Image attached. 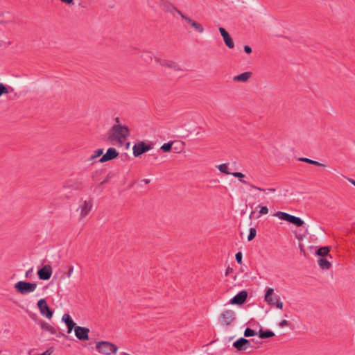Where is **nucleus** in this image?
Here are the masks:
<instances>
[{"label": "nucleus", "instance_id": "obj_5", "mask_svg": "<svg viewBox=\"0 0 355 355\" xmlns=\"http://www.w3.org/2000/svg\"><path fill=\"white\" fill-rule=\"evenodd\" d=\"M155 61L163 67L171 69L175 71H182L181 67L173 60L156 57L155 58Z\"/></svg>", "mask_w": 355, "mask_h": 355}, {"label": "nucleus", "instance_id": "obj_39", "mask_svg": "<svg viewBox=\"0 0 355 355\" xmlns=\"http://www.w3.org/2000/svg\"><path fill=\"white\" fill-rule=\"evenodd\" d=\"M290 324H291V323L288 320H284L279 322V325L281 327H284L289 326Z\"/></svg>", "mask_w": 355, "mask_h": 355}, {"label": "nucleus", "instance_id": "obj_44", "mask_svg": "<svg viewBox=\"0 0 355 355\" xmlns=\"http://www.w3.org/2000/svg\"><path fill=\"white\" fill-rule=\"evenodd\" d=\"M348 180L351 184H352L355 187V180H354L349 178V179H348Z\"/></svg>", "mask_w": 355, "mask_h": 355}, {"label": "nucleus", "instance_id": "obj_19", "mask_svg": "<svg viewBox=\"0 0 355 355\" xmlns=\"http://www.w3.org/2000/svg\"><path fill=\"white\" fill-rule=\"evenodd\" d=\"M320 268L322 270H329L331 266V262L326 257H320L317 261Z\"/></svg>", "mask_w": 355, "mask_h": 355}, {"label": "nucleus", "instance_id": "obj_3", "mask_svg": "<svg viewBox=\"0 0 355 355\" xmlns=\"http://www.w3.org/2000/svg\"><path fill=\"white\" fill-rule=\"evenodd\" d=\"M36 283L19 281L15 284V290L21 295H26L34 292L37 288Z\"/></svg>", "mask_w": 355, "mask_h": 355}, {"label": "nucleus", "instance_id": "obj_26", "mask_svg": "<svg viewBox=\"0 0 355 355\" xmlns=\"http://www.w3.org/2000/svg\"><path fill=\"white\" fill-rule=\"evenodd\" d=\"M289 223L295 225L297 227H301L304 225V221L299 217L291 216Z\"/></svg>", "mask_w": 355, "mask_h": 355}, {"label": "nucleus", "instance_id": "obj_24", "mask_svg": "<svg viewBox=\"0 0 355 355\" xmlns=\"http://www.w3.org/2000/svg\"><path fill=\"white\" fill-rule=\"evenodd\" d=\"M299 161L300 162H306V163H308V164H313V165H315V166H324V164H321L317 161H315V160H312L311 159H309V158H306V157H300L298 159Z\"/></svg>", "mask_w": 355, "mask_h": 355}, {"label": "nucleus", "instance_id": "obj_48", "mask_svg": "<svg viewBox=\"0 0 355 355\" xmlns=\"http://www.w3.org/2000/svg\"><path fill=\"white\" fill-rule=\"evenodd\" d=\"M64 336V335L63 334H58V336H59V337Z\"/></svg>", "mask_w": 355, "mask_h": 355}, {"label": "nucleus", "instance_id": "obj_43", "mask_svg": "<svg viewBox=\"0 0 355 355\" xmlns=\"http://www.w3.org/2000/svg\"><path fill=\"white\" fill-rule=\"evenodd\" d=\"M232 270V269L231 268L228 267L226 270L225 275H227L230 273V272Z\"/></svg>", "mask_w": 355, "mask_h": 355}, {"label": "nucleus", "instance_id": "obj_46", "mask_svg": "<svg viewBox=\"0 0 355 355\" xmlns=\"http://www.w3.org/2000/svg\"><path fill=\"white\" fill-rule=\"evenodd\" d=\"M267 191L269 192L274 193V192H275L276 190H275V189L270 188V189H268Z\"/></svg>", "mask_w": 355, "mask_h": 355}, {"label": "nucleus", "instance_id": "obj_25", "mask_svg": "<svg viewBox=\"0 0 355 355\" xmlns=\"http://www.w3.org/2000/svg\"><path fill=\"white\" fill-rule=\"evenodd\" d=\"M289 223L295 225L297 227H301L304 225V221L299 217L291 216Z\"/></svg>", "mask_w": 355, "mask_h": 355}, {"label": "nucleus", "instance_id": "obj_13", "mask_svg": "<svg viewBox=\"0 0 355 355\" xmlns=\"http://www.w3.org/2000/svg\"><path fill=\"white\" fill-rule=\"evenodd\" d=\"M118 155L119 153L114 148H110L107 149L105 154L99 159V162L101 163L105 162L116 158Z\"/></svg>", "mask_w": 355, "mask_h": 355}, {"label": "nucleus", "instance_id": "obj_16", "mask_svg": "<svg viewBox=\"0 0 355 355\" xmlns=\"http://www.w3.org/2000/svg\"><path fill=\"white\" fill-rule=\"evenodd\" d=\"M274 290L271 288H268L266 289V293L264 296L265 301L268 303V304L270 306H273L275 302V297L273 296Z\"/></svg>", "mask_w": 355, "mask_h": 355}, {"label": "nucleus", "instance_id": "obj_47", "mask_svg": "<svg viewBox=\"0 0 355 355\" xmlns=\"http://www.w3.org/2000/svg\"><path fill=\"white\" fill-rule=\"evenodd\" d=\"M144 182H145L146 184H148V183H150V180L145 179V180H144Z\"/></svg>", "mask_w": 355, "mask_h": 355}, {"label": "nucleus", "instance_id": "obj_22", "mask_svg": "<svg viewBox=\"0 0 355 355\" xmlns=\"http://www.w3.org/2000/svg\"><path fill=\"white\" fill-rule=\"evenodd\" d=\"M258 335L261 338L264 339L274 336L275 334L271 331H263L262 329H260Z\"/></svg>", "mask_w": 355, "mask_h": 355}, {"label": "nucleus", "instance_id": "obj_14", "mask_svg": "<svg viewBox=\"0 0 355 355\" xmlns=\"http://www.w3.org/2000/svg\"><path fill=\"white\" fill-rule=\"evenodd\" d=\"M231 175H233L235 178H239V181L241 183L249 186L252 189H256V190H258V191H266L265 189H262L261 187L254 186V185L250 184L249 182L243 180L244 177H245V175L243 173H241V172H232Z\"/></svg>", "mask_w": 355, "mask_h": 355}, {"label": "nucleus", "instance_id": "obj_41", "mask_svg": "<svg viewBox=\"0 0 355 355\" xmlns=\"http://www.w3.org/2000/svg\"><path fill=\"white\" fill-rule=\"evenodd\" d=\"M244 51L246 53H252V49L249 46H244Z\"/></svg>", "mask_w": 355, "mask_h": 355}, {"label": "nucleus", "instance_id": "obj_40", "mask_svg": "<svg viewBox=\"0 0 355 355\" xmlns=\"http://www.w3.org/2000/svg\"><path fill=\"white\" fill-rule=\"evenodd\" d=\"M73 266H70L69 268V270L67 273V277H70L73 273Z\"/></svg>", "mask_w": 355, "mask_h": 355}, {"label": "nucleus", "instance_id": "obj_20", "mask_svg": "<svg viewBox=\"0 0 355 355\" xmlns=\"http://www.w3.org/2000/svg\"><path fill=\"white\" fill-rule=\"evenodd\" d=\"M330 252V248L329 247H321L320 248L315 252V254L318 256H320L321 257H325L329 254V252Z\"/></svg>", "mask_w": 355, "mask_h": 355}, {"label": "nucleus", "instance_id": "obj_32", "mask_svg": "<svg viewBox=\"0 0 355 355\" xmlns=\"http://www.w3.org/2000/svg\"><path fill=\"white\" fill-rule=\"evenodd\" d=\"M255 335H257V334L253 329H250V328L245 329V330L244 331V336L245 337H250V336H253Z\"/></svg>", "mask_w": 355, "mask_h": 355}, {"label": "nucleus", "instance_id": "obj_31", "mask_svg": "<svg viewBox=\"0 0 355 355\" xmlns=\"http://www.w3.org/2000/svg\"><path fill=\"white\" fill-rule=\"evenodd\" d=\"M66 325L67 327V333L68 334H70L73 329L75 330L76 327H78L76 325V324L73 321V320L71 321H70L69 323H67Z\"/></svg>", "mask_w": 355, "mask_h": 355}, {"label": "nucleus", "instance_id": "obj_18", "mask_svg": "<svg viewBox=\"0 0 355 355\" xmlns=\"http://www.w3.org/2000/svg\"><path fill=\"white\" fill-rule=\"evenodd\" d=\"M38 324L43 331L49 332L51 334H57L56 329L48 322L44 320H40Z\"/></svg>", "mask_w": 355, "mask_h": 355}, {"label": "nucleus", "instance_id": "obj_23", "mask_svg": "<svg viewBox=\"0 0 355 355\" xmlns=\"http://www.w3.org/2000/svg\"><path fill=\"white\" fill-rule=\"evenodd\" d=\"M216 168L223 173L231 175L232 172L229 171L228 164H221L216 166Z\"/></svg>", "mask_w": 355, "mask_h": 355}, {"label": "nucleus", "instance_id": "obj_36", "mask_svg": "<svg viewBox=\"0 0 355 355\" xmlns=\"http://www.w3.org/2000/svg\"><path fill=\"white\" fill-rule=\"evenodd\" d=\"M279 297H275V302L273 306H275L277 308L282 309L283 308V303L279 300Z\"/></svg>", "mask_w": 355, "mask_h": 355}, {"label": "nucleus", "instance_id": "obj_21", "mask_svg": "<svg viewBox=\"0 0 355 355\" xmlns=\"http://www.w3.org/2000/svg\"><path fill=\"white\" fill-rule=\"evenodd\" d=\"M274 216L277 217L278 218H279L281 220L289 222L290 218H291L292 215H291V214H289L288 213H286V212H283V211H277V213H275L274 214Z\"/></svg>", "mask_w": 355, "mask_h": 355}, {"label": "nucleus", "instance_id": "obj_7", "mask_svg": "<svg viewBox=\"0 0 355 355\" xmlns=\"http://www.w3.org/2000/svg\"><path fill=\"white\" fill-rule=\"evenodd\" d=\"M37 307L42 316L47 319H51L52 318L53 312L48 306L45 299H40L37 302Z\"/></svg>", "mask_w": 355, "mask_h": 355}, {"label": "nucleus", "instance_id": "obj_2", "mask_svg": "<svg viewBox=\"0 0 355 355\" xmlns=\"http://www.w3.org/2000/svg\"><path fill=\"white\" fill-rule=\"evenodd\" d=\"M96 349L98 353L103 355L116 354L118 351V347L108 341L96 342Z\"/></svg>", "mask_w": 355, "mask_h": 355}, {"label": "nucleus", "instance_id": "obj_17", "mask_svg": "<svg viewBox=\"0 0 355 355\" xmlns=\"http://www.w3.org/2000/svg\"><path fill=\"white\" fill-rule=\"evenodd\" d=\"M252 73L250 71H246V72L242 73L239 75L234 76L233 81L238 82V83H246L250 78V77L252 76Z\"/></svg>", "mask_w": 355, "mask_h": 355}, {"label": "nucleus", "instance_id": "obj_11", "mask_svg": "<svg viewBox=\"0 0 355 355\" xmlns=\"http://www.w3.org/2000/svg\"><path fill=\"white\" fill-rule=\"evenodd\" d=\"M248 297V292L246 291H241L233 298L230 300L231 304L241 305L245 302Z\"/></svg>", "mask_w": 355, "mask_h": 355}, {"label": "nucleus", "instance_id": "obj_29", "mask_svg": "<svg viewBox=\"0 0 355 355\" xmlns=\"http://www.w3.org/2000/svg\"><path fill=\"white\" fill-rule=\"evenodd\" d=\"M103 153V149L100 148L94 151V154L91 155L89 160H94L96 158L100 157Z\"/></svg>", "mask_w": 355, "mask_h": 355}, {"label": "nucleus", "instance_id": "obj_34", "mask_svg": "<svg viewBox=\"0 0 355 355\" xmlns=\"http://www.w3.org/2000/svg\"><path fill=\"white\" fill-rule=\"evenodd\" d=\"M72 319L70 316V315L65 313L62 317V321L64 322L65 324L69 323L70 321H71Z\"/></svg>", "mask_w": 355, "mask_h": 355}, {"label": "nucleus", "instance_id": "obj_8", "mask_svg": "<svg viewBox=\"0 0 355 355\" xmlns=\"http://www.w3.org/2000/svg\"><path fill=\"white\" fill-rule=\"evenodd\" d=\"M221 323L224 325H230L235 320V313L232 310H225L220 313Z\"/></svg>", "mask_w": 355, "mask_h": 355}, {"label": "nucleus", "instance_id": "obj_15", "mask_svg": "<svg viewBox=\"0 0 355 355\" xmlns=\"http://www.w3.org/2000/svg\"><path fill=\"white\" fill-rule=\"evenodd\" d=\"M219 31L227 46L230 49H233L234 47V43L230 34L226 31V30L224 28L222 27L219 28Z\"/></svg>", "mask_w": 355, "mask_h": 355}, {"label": "nucleus", "instance_id": "obj_35", "mask_svg": "<svg viewBox=\"0 0 355 355\" xmlns=\"http://www.w3.org/2000/svg\"><path fill=\"white\" fill-rule=\"evenodd\" d=\"M9 92L3 83H0V96L3 94H8Z\"/></svg>", "mask_w": 355, "mask_h": 355}, {"label": "nucleus", "instance_id": "obj_33", "mask_svg": "<svg viewBox=\"0 0 355 355\" xmlns=\"http://www.w3.org/2000/svg\"><path fill=\"white\" fill-rule=\"evenodd\" d=\"M256 234H257V231H256L255 228H250V234L248 237V240L249 241L253 240L254 239V237L256 236Z\"/></svg>", "mask_w": 355, "mask_h": 355}, {"label": "nucleus", "instance_id": "obj_6", "mask_svg": "<svg viewBox=\"0 0 355 355\" xmlns=\"http://www.w3.org/2000/svg\"><path fill=\"white\" fill-rule=\"evenodd\" d=\"M150 149H152L150 144H148L144 141H139L135 144L132 147L133 155L135 157H139Z\"/></svg>", "mask_w": 355, "mask_h": 355}, {"label": "nucleus", "instance_id": "obj_9", "mask_svg": "<svg viewBox=\"0 0 355 355\" xmlns=\"http://www.w3.org/2000/svg\"><path fill=\"white\" fill-rule=\"evenodd\" d=\"M75 335L80 340H88L89 329L87 327L78 326L75 329Z\"/></svg>", "mask_w": 355, "mask_h": 355}, {"label": "nucleus", "instance_id": "obj_38", "mask_svg": "<svg viewBox=\"0 0 355 355\" xmlns=\"http://www.w3.org/2000/svg\"><path fill=\"white\" fill-rule=\"evenodd\" d=\"M236 260L239 263H242V253L241 252H239L236 254Z\"/></svg>", "mask_w": 355, "mask_h": 355}, {"label": "nucleus", "instance_id": "obj_12", "mask_svg": "<svg viewBox=\"0 0 355 355\" xmlns=\"http://www.w3.org/2000/svg\"><path fill=\"white\" fill-rule=\"evenodd\" d=\"M233 346L238 351H244L250 347L251 345L248 340L244 338H241L233 343Z\"/></svg>", "mask_w": 355, "mask_h": 355}, {"label": "nucleus", "instance_id": "obj_49", "mask_svg": "<svg viewBox=\"0 0 355 355\" xmlns=\"http://www.w3.org/2000/svg\"><path fill=\"white\" fill-rule=\"evenodd\" d=\"M123 355H130V354H128V353L123 352Z\"/></svg>", "mask_w": 355, "mask_h": 355}, {"label": "nucleus", "instance_id": "obj_28", "mask_svg": "<svg viewBox=\"0 0 355 355\" xmlns=\"http://www.w3.org/2000/svg\"><path fill=\"white\" fill-rule=\"evenodd\" d=\"M191 26L200 33H202L204 32L203 26L195 21Z\"/></svg>", "mask_w": 355, "mask_h": 355}, {"label": "nucleus", "instance_id": "obj_42", "mask_svg": "<svg viewBox=\"0 0 355 355\" xmlns=\"http://www.w3.org/2000/svg\"><path fill=\"white\" fill-rule=\"evenodd\" d=\"M33 271V268H31L30 270H28L26 272V277H29V274L30 272H31Z\"/></svg>", "mask_w": 355, "mask_h": 355}, {"label": "nucleus", "instance_id": "obj_37", "mask_svg": "<svg viewBox=\"0 0 355 355\" xmlns=\"http://www.w3.org/2000/svg\"><path fill=\"white\" fill-rule=\"evenodd\" d=\"M259 213L263 215L267 214L268 213V208L266 206L260 207Z\"/></svg>", "mask_w": 355, "mask_h": 355}, {"label": "nucleus", "instance_id": "obj_30", "mask_svg": "<svg viewBox=\"0 0 355 355\" xmlns=\"http://www.w3.org/2000/svg\"><path fill=\"white\" fill-rule=\"evenodd\" d=\"M173 144V141H170V142H168V143H165L164 144L160 149L162 150H163L164 152H168L171 150V148H172V144Z\"/></svg>", "mask_w": 355, "mask_h": 355}, {"label": "nucleus", "instance_id": "obj_10", "mask_svg": "<svg viewBox=\"0 0 355 355\" xmlns=\"http://www.w3.org/2000/svg\"><path fill=\"white\" fill-rule=\"evenodd\" d=\"M52 268L50 265H46L37 271L39 278L42 280H48L52 275Z\"/></svg>", "mask_w": 355, "mask_h": 355}, {"label": "nucleus", "instance_id": "obj_27", "mask_svg": "<svg viewBox=\"0 0 355 355\" xmlns=\"http://www.w3.org/2000/svg\"><path fill=\"white\" fill-rule=\"evenodd\" d=\"M175 11L180 16V17L182 19H184L185 21H187L190 25H191L193 23L194 20H193L190 17L186 16L185 15H184L180 10L175 9Z\"/></svg>", "mask_w": 355, "mask_h": 355}, {"label": "nucleus", "instance_id": "obj_45", "mask_svg": "<svg viewBox=\"0 0 355 355\" xmlns=\"http://www.w3.org/2000/svg\"><path fill=\"white\" fill-rule=\"evenodd\" d=\"M115 121H116V123L114 124H121L120 123V119H119V117H116L115 118Z\"/></svg>", "mask_w": 355, "mask_h": 355}, {"label": "nucleus", "instance_id": "obj_4", "mask_svg": "<svg viewBox=\"0 0 355 355\" xmlns=\"http://www.w3.org/2000/svg\"><path fill=\"white\" fill-rule=\"evenodd\" d=\"M93 203L91 199L80 200L77 209V211L80 215V219L85 218L91 211Z\"/></svg>", "mask_w": 355, "mask_h": 355}, {"label": "nucleus", "instance_id": "obj_1", "mask_svg": "<svg viewBox=\"0 0 355 355\" xmlns=\"http://www.w3.org/2000/svg\"><path fill=\"white\" fill-rule=\"evenodd\" d=\"M107 135L110 141L122 146L130 135V130L125 125L114 124L109 130Z\"/></svg>", "mask_w": 355, "mask_h": 355}]
</instances>
